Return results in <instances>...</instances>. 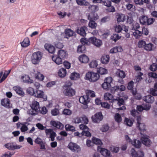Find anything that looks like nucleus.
Returning a JSON list of instances; mask_svg holds the SVG:
<instances>
[{
	"label": "nucleus",
	"instance_id": "32",
	"mask_svg": "<svg viewBox=\"0 0 157 157\" xmlns=\"http://www.w3.org/2000/svg\"><path fill=\"white\" fill-rule=\"evenodd\" d=\"M148 17L147 16L142 15L140 17V23L142 25H146Z\"/></svg>",
	"mask_w": 157,
	"mask_h": 157
},
{
	"label": "nucleus",
	"instance_id": "57",
	"mask_svg": "<svg viewBox=\"0 0 157 157\" xmlns=\"http://www.w3.org/2000/svg\"><path fill=\"white\" fill-rule=\"evenodd\" d=\"M121 38V36H119L118 34L115 33L113 35L111 36V39L114 41L115 42H116L117 40L120 39Z\"/></svg>",
	"mask_w": 157,
	"mask_h": 157
},
{
	"label": "nucleus",
	"instance_id": "52",
	"mask_svg": "<svg viewBox=\"0 0 157 157\" xmlns=\"http://www.w3.org/2000/svg\"><path fill=\"white\" fill-rule=\"evenodd\" d=\"M140 33L141 34L140 35H138V39L139 38L140 36H141L143 34H144L145 35H147L148 34L149 31L147 28L144 27L143 28L142 31H140Z\"/></svg>",
	"mask_w": 157,
	"mask_h": 157
},
{
	"label": "nucleus",
	"instance_id": "11",
	"mask_svg": "<svg viewBox=\"0 0 157 157\" xmlns=\"http://www.w3.org/2000/svg\"><path fill=\"white\" fill-rule=\"evenodd\" d=\"M98 150L100 151L102 155L105 157H111L110 151L105 148L100 147L98 146Z\"/></svg>",
	"mask_w": 157,
	"mask_h": 157
},
{
	"label": "nucleus",
	"instance_id": "8",
	"mask_svg": "<svg viewBox=\"0 0 157 157\" xmlns=\"http://www.w3.org/2000/svg\"><path fill=\"white\" fill-rule=\"evenodd\" d=\"M140 140L144 144L147 146H149L151 143L149 136L145 135H142L140 138Z\"/></svg>",
	"mask_w": 157,
	"mask_h": 157
},
{
	"label": "nucleus",
	"instance_id": "54",
	"mask_svg": "<svg viewBox=\"0 0 157 157\" xmlns=\"http://www.w3.org/2000/svg\"><path fill=\"white\" fill-rule=\"evenodd\" d=\"M114 119L115 121L118 123L121 122L122 120L121 115L118 113L115 114L114 116Z\"/></svg>",
	"mask_w": 157,
	"mask_h": 157
},
{
	"label": "nucleus",
	"instance_id": "63",
	"mask_svg": "<svg viewBox=\"0 0 157 157\" xmlns=\"http://www.w3.org/2000/svg\"><path fill=\"white\" fill-rule=\"evenodd\" d=\"M109 128V127L108 125L106 124L102 125L100 130L103 132H105L107 131Z\"/></svg>",
	"mask_w": 157,
	"mask_h": 157
},
{
	"label": "nucleus",
	"instance_id": "9",
	"mask_svg": "<svg viewBox=\"0 0 157 157\" xmlns=\"http://www.w3.org/2000/svg\"><path fill=\"white\" fill-rule=\"evenodd\" d=\"M68 147L71 151L74 152H78L81 150L79 146L76 144L72 142H70L69 143Z\"/></svg>",
	"mask_w": 157,
	"mask_h": 157
},
{
	"label": "nucleus",
	"instance_id": "20",
	"mask_svg": "<svg viewBox=\"0 0 157 157\" xmlns=\"http://www.w3.org/2000/svg\"><path fill=\"white\" fill-rule=\"evenodd\" d=\"M13 90L16 93L21 96L23 97L24 95V93L21 88L18 86H14L13 87Z\"/></svg>",
	"mask_w": 157,
	"mask_h": 157
},
{
	"label": "nucleus",
	"instance_id": "16",
	"mask_svg": "<svg viewBox=\"0 0 157 157\" xmlns=\"http://www.w3.org/2000/svg\"><path fill=\"white\" fill-rule=\"evenodd\" d=\"M65 37L67 38H69L70 37L74 36L75 35V33L73 31L70 29H67L65 31Z\"/></svg>",
	"mask_w": 157,
	"mask_h": 157
},
{
	"label": "nucleus",
	"instance_id": "5",
	"mask_svg": "<svg viewBox=\"0 0 157 157\" xmlns=\"http://www.w3.org/2000/svg\"><path fill=\"white\" fill-rule=\"evenodd\" d=\"M136 117V126L138 128L141 132H144L146 131V126L144 123H140L141 120V117L140 114L137 116Z\"/></svg>",
	"mask_w": 157,
	"mask_h": 157
},
{
	"label": "nucleus",
	"instance_id": "14",
	"mask_svg": "<svg viewBox=\"0 0 157 157\" xmlns=\"http://www.w3.org/2000/svg\"><path fill=\"white\" fill-rule=\"evenodd\" d=\"M50 124L53 127L60 129H62L64 127L63 125L59 121H51Z\"/></svg>",
	"mask_w": 157,
	"mask_h": 157
},
{
	"label": "nucleus",
	"instance_id": "39",
	"mask_svg": "<svg viewBox=\"0 0 157 157\" xmlns=\"http://www.w3.org/2000/svg\"><path fill=\"white\" fill-rule=\"evenodd\" d=\"M113 97L111 94L109 93H106L104 95V98L105 100H110L111 103H112V100H114L113 99Z\"/></svg>",
	"mask_w": 157,
	"mask_h": 157
},
{
	"label": "nucleus",
	"instance_id": "42",
	"mask_svg": "<svg viewBox=\"0 0 157 157\" xmlns=\"http://www.w3.org/2000/svg\"><path fill=\"white\" fill-rule=\"evenodd\" d=\"M85 27H81L79 29H78L77 30V33L82 36H86V34L85 30Z\"/></svg>",
	"mask_w": 157,
	"mask_h": 157
},
{
	"label": "nucleus",
	"instance_id": "17",
	"mask_svg": "<svg viewBox=\"0 0 157 157\" xmlns=\"http://www.w3.org/2000/svg\"><path fill=\"white\" fill-rule=\"evenodd\" d=\"M1 104L2 106L7 108H11L12 105L10 103V101L8 98L2 99L1 101Z\"/></svg>",
	"mask_w": 157,
	"mask_h": 157
},
{
	"label": "nucleus",
	"instance_id": "44",
	"mask_svg": "<svg viewBox=\"0 0 157 157\" xmlns=\"http://www.w3.org/2000/svg\"><path fill=\"white\" fill-rule=\"evenodd\" d=\"M154 45L151 43L146 44L144 48L147 51H150L152 50Z\"/></svg>",
	"mask_w": 157,
	"mask_h": 157
},
{
	"label": "nucleus",
	"instance_id": "58",
	"mask_svg": "<svg viewBox=\"0 0 157 157\" xmlns=\"http://www.w3.org/2000/svg\"><path fill=\"white\" fill-rule=\"evenodd\" d=\"M98 64L96 60H93L89 64V66L91 68H94L97 67Z\"/></svg>",
	"mask_w": 157,
	"mask_h": 157
},
{
	"label": "nucleus",
	"instance_id": "55",
	"mask_svg": "<svg viewBox=\"0 0 157 157\" xmlns=\"http://www.w3.org/2000/svg\"><path fill=\"white\" fill-rule=\"evenodd\" d=\"M65 129L68 131L74 132L75 131V128L70 124H67L65 125Z\"/></svg>",
	"mask_w": 157,
	"mask_h": 157
},
{
	"label": "nucleus",
	"instance_id": "21",
	"mask_svg": "<svg viewBox=\"0 0 157 157\" xmlns=\"http://www.w3.org/2000/svg\"><path fill=\"white\" fill-rule=\"evenodd\" d=\"M144 101L148 103H152L154 101V97L151 95H148L143 97Z\"/></svg>",
	"mask_w": 157,
	"mask_h": 157
},
{
	"label": "nucleus",
	"instance_id": "49",
	"mask_svg": "<svg viewBox=\"0 0 157 157\" xmlns=\"http://www.w3.org/2000/svg\"><path fill=\"white\" fill-rule=\"evenodd\" d=\"M124 123L127 126L130 127L133 124V121L125 117L124 120Z\"/></svg>",
	"mask_w": 157,
	"mask_h": 157
},
{
	"label": "nucleus",
	"instance_id": "50",
	"mask_svg": "<svg viewBox=\"0 0 157 157\" xmlns=\"http://www.w3.org/2000/svg\"><path fill=\"white\" fill-rule=\"evenodd\" d=\"M86 96H87L88 97H94L95 96V93L93 91L87 90L86 91Z\"/></svg>",
	"mask_w": 157,
	"mask_h": 157
},
{
	"label": "nucleus",
	"instance_id": "33",
	"mask_svg": "<svg viewBox=\"0 0 157 157\" xmlns=\"http://www.w3.org/2000/svg\"><path fill=\"white\" fill-rule=\"evenodd\" d=\"M77 4L79 6H88L89 3L85 0H75Z\"/></svg>",
	"mask_w": 157,
	"mask_h": 157
},
{
	"label": "nucleus",
	"instance_id": "59",
	"mask_svg": "<svg viewBox=\"0 0 157 157\" xmlns=\"http://www.w3.org/2000/svg\"><path fill=\"white\" fill-rule=\"evenodd\" d=\"M27 93L31 95H34L35 92L34 89L31 87H29L26 90Z\"/></svg>",
	"mask_w": 157,
	"mask_h": 157
},
{
	"label": "nucleus",
	"instance_id": "64",
	"mask_svg": "<svg viewBox=\"0 0 157 157\" xmlns=\"http://www.w3.org/2000/svg\"><path fill=\"white\" fill-rule=\"evenodd\" d=\"M102 3L104 5L108 7L110 6L112 4L111 1L108 0L102 1Z\"/></svg>",
	"mask_w": 157,
	"mask_h": 157
},
{
	"label": "nucleus",
	"instance_id": "15",
	"mask_svg": "<svg viewBox=\"0 0 157 157\" xmlns=\"http://www.w3.org/2000/svg\"><path fill=\"white\" fill-rule=\"evenodd\" d=\"M90 101V98L87 96L84 95L79 98V102L84 105L87 104Z\"/></svg>",
	"mask_w": 157,
	"mask_h": 157
},
{
	"label": "nucleus",
	"instance_id": "37",
	"mask_svg": "<svg viewBox=\"0 0 157 157\" xmlns=\"http://www.w3.org/2000/svg\"><path fill=\"white\" fill-rule=\"evenodd\" d=\"M88 9L91 13L95 12L98 10L99 8L98 6L93 5H90L89 6Z\"/></svg>",
	"mask_w": 157,
	"mask_h": 157
},
{
	"label": "nucleus",
	"instance_id": "51",
	"mask_svg": "<svg viewBox=\"0 0 157 157\" xmlns=\"http://www.w3.org/2000/svg\"><path fill=\"white\" fill-rule=\"evenodd\" d=\"M39 107V103L36 101H34L32 104L31 108L32 109L37 110Z\"/></svg>",
	"mask_w": 157,
	"mask_h": 157
},
{
	"label": "nucleus",
	"instance_id": "46",
	"mask_svg": "<svg viewBox=\"0 0 157 157\" xmlns=\"http://www.w3.org/2000/svg\"><path fill=\"white\" fill-rule=\"evenodd\" d=\"M86 51V47L84 45H79L78 48L77 52L78 53H84Z\"/></svg>",
	"mask_w": 157,
	"mask_h": 157
},
{
	"label": "nucleus",
	"instance_id": "60",
	"mask_svg": "<svg viewBox=\"0 0 157 157\" xmlns=\"http://www.w3.org/2000/svg\"><path fill=\"white\" fill-rule=\"evenodd\" d=\"M130 114L132 116L134 117H136L140 114L135 109H133L131 110L130 111Z\"/></svg>",
	"mask_w": 157,
	"mask_h": 157
},
{
	"label": "nucleus",
	"instance_id": "29",
	"mask_svg": "<svg viewBox=\"0 0 157 157\" xmlns=\"http://www.w3.org/2000/svg\"><path fill=\"white\" fill-rule=\"evenodd\" d=\"M22 78L24 82L26 83L31 84L33 83V80L31 79L28 75H25L24 76H23Z\"/></svg>",
	"mask_w": 157,
	"mask_h": 157
},
{
	"label": "nucleus",
	"instance_id": "26",
	"mask_svg": "<svg viewBox=\"0 0 157 157\" xmlns=\"http://www.w3.org/2000/svg\"><path fill=\"white\" fill-rule=\"evenodd\" d=\"M22 47L25 48L28 46L30 44V42L29 38L27 37L25 38L23 41L21 43Z\"/></svg>",
	"mask_w": 157,
	"mask_h": 157
},
{
	"label": "nucleus",
	"instance_id": "40",
	"mask_svg": "<svg viewBox=\"0 0 157 157\" xmlns=\"http://www.w3.org/2000/svg\"><path fill=\"white\" fill-rule=\"evenodd\" d=\"M132 144L136 148H139L141 147V143L139 140L135 139L133 142L132 141Z\"/></svg>",
	"mask_w": 157,
	"mask_h": 157
},
{
	"label": "nucleus",
	"instance_id": "10",
	"mask_svg": "<svg viewBox=\"0 0 157 157\" xmlns=\"http://www.w3.org/2000/svg\"><path fill=\"white\" fill-rule=\"evenodd\" d=\"M90 43L98 47H99L102 44V42L99 39H97L95 37H92L89 38Z\"/></svg>",
	"mask_w": 157,
	"mask_h": 157
},
{
	"label": "nucleus",
	"instance_id": "47",
	"mask_svg": "<svg viewBox=\"0 0 157 157\" xmlns=\"http://www.w3.org/2000/svg\"><path fill=\"white\" fill-rule=\"evenodd\" d=\"M35 76L36 79L41 81H43L44 78V75L39 72H37V73L35 74Z\"/></svg>",
	"mask_w": 157,
	"mask_h": 157
},
{
	"label": "nucleus",
	"instance_id": "1",
	"mask_svg": "<svg viewBox=\"0 0 157 157\" xmlns=\"http://www.w3.org/2000/svg\"><path fill=\"white\" fill-rule=\"evenodd\" d=\"M71 84L69 83L68 84L66 83L63 86L64 89L63 93L66 96L70 97H71L75 94V90L70 87Z\"/></svg>",
	"mask_w": 157,
	"mask_h": 157
},
{
	"label": "nucleus",
	"instance_id": "62",
	"mask_svg": "<svg viewBox=\"0 0 157 157\" xmlns=\"http://www.w3.org/2000/svg\"><path fill=\"white\" fill-rule=\"evenodd\" d=\"M101 86L103 89L106 90H108L111 87V85H109L106 82H104Z\"/></svg>",
	"mask_w": 157,
	"mask_h": 157
},
{
	"label": "nucleus",
	"instance_id": "28",
	"mask_svg": "<svg viewBox=\"0 0 157 157\" xmlns=\"http://www.w3.org/2000/svg\"><path fill=\"white\" fill-rule=\"evenodd\" d=\"M150 106H146L145 107H143L142 105H138L136 107V110L137 111L140 112H142L143 110H148L150 109Z\"/></svg>",
	"mask_w": 157,
	"mask_h": 157
},
{
	"label": "nucleus",
	"instance_id": "31",
	"mask_svg": "<svg viewBox=\"0 0 157 157\" xmlns=\"http://www.w3.org/2000/svg\"><path fill=\"white\" fill-rule=\"evenodd\" d=\"M116 75L121 78H124L126 76L125 72L123 71L118 70L116 72Z\"/></svg>",
	"mask_w": 157,
	"mask_h": 157
},
{
	"label": "nucleus",
	"instance_id": "4",
	"mask_svg": "<svg viewBox=\"0 0 157 157\" xmlns=\"http://www.w3.org/2000/svg\"><path fill=\"white\" fill-rule=\"evenodd\" d=\"M131 28L132 30L135 31L133 33V36L136 39H138V35L141 34L140 31L138 30L140 28V24L137 22H134L131 25Z\"/></svg>",
	"mask_w": 157,
	"mask_h": 157
},
{
	"label": "nucleus",
	"instance_id": "24",
	"mask_svg": "<svg viewBox=\"0 0 157 157\" xmlns=\"http://www.w3.org/2000/svg\"><path fill=\"white\" fill-rule=\"evenodd\" d=\"M52 59L53 61L58 65L62 63V59L56 55L52 56Z\"/></svg>",
	"mask_w": 157,
	"mask_h": 157
},
{
	"label": "nucleus",
	"instance_id": "38",
	"mask_svg": "<svg viewBox=\"0 0 157 157\" xmlns=\"http://www.w3.org/2000/svg\"><path fill=\"white\" fill-rule=\"evenodd\" d=\"M79 74L74 72L71 74L70 77L71 80H76L79 78Z\"/></svg>",
	"mask_w": 157,
	"mask_h": 157
},
{
	"label": "nucleus",
	"instance_id": "13",
	"mask_svg": "<svg viewBox=\"0 0 157 157\" xmlns=\"http://www.w3.org/2000/svg\"><path fill=\"white\" fill-rule=\"evenodd\" d=\"M116 18L118 23L121 22H124L126 19L125 15L121 13H117L116 15Z\"/></svg>",
	"mask_w": 157,
	"mask_h": 157
},
{
	"label": "nucleus",
	"instance_id": "3",
	"mask_svg": "<svg viewBox=\"0 0 157 157\" xmlns=\"http://www.w3.org/2000/svg\"><path fill=\"white\" fill-rule=\"evenodd\" d=\"M42 56V53L40 51H38L33 53L31 58L33 63L34 64H38L41 59Z\"/></svg>",
	"mask_w": 157,
	"mask_h": 157
},
{
	"label": "nucleus",
	"instance_id": "30",
	"mask_svg": "<svg viewBox=\"0 0 157 157\" xmlns=\"http://www.w3.org/2000/svg\"><path fill=\"white\" fill-rule=\"evenodd\" d=\"M79 59L81 62L84 63H87L89 60L88 57L85 55L80 56Z\"/></svg>",
	"mask_w": 157,
	"mask_h": 157
},
{
	"label": "nucleus",
	"instance_id": "22",
	"mask_svg": "<svg viewBox=\"0 0 157 157\" xmlns=\"http://www.w3.org/2000/svg\"><path fill=\"white\" fill-rule=\"evenodd\" d=\"M87 17L89 20L95 21L98 19L99 16L95 12H92L88 15Z\"/></svg>",
	"mask_w": 157,
	"mask_h": 157
},
{
	"label": "nucleus",
	"instance_id": "48",
	"mask_svg": "<svg viewBox=\"0 0 157 157\" xmlns=\"http://www.w3.org/2000/svg\"><path fill=\"white\" fill-rule=\"evenodd\" d=\"M97 72L98 74L103 75L106 74L107 72V71L106 69L101 67L98 69Z\"/></svg>",
	"mask_w": 157,
	"mask_h": 157
},
{
	"label": "nucleus",
	"instance_id": "36",
	"mask_svg": "<svg viewBox=\"0 0 157 157\" xmlns=\"http://www.w3.org/2000/svg\"><path fill=\"white\" fill-rule=\"evenodd\" d=\"M44 93L43 91L37 90L35 92L34 96L38 98H43Z\"/></svg>",
	"mask_w": 157,
	"mask_h": 157
},
{
	"label": "nucleus",
	"instance_id": "6",
	"mask_svg": "<svg viewBox=\"0 0 157 157\" xmlns=\"http://www.w3.org/2000/svg\"><path fill=\"white\" fill-rule=\"evenodd\" d=\"M79 128L80 129L83 130L82 132V135H84L88 137L91 136V134L89 132V129L86 125L81 124L79 125Z\"/></svg>",
	"mask_w": 157,
	"mask_h": 157
},
{
	"label": "nucleus",
	"instance_id": "43",
	"mask_svg": "<svg viewBox=\"0 0 157 157\" xmlns=\"http://www.w3.org/2000/svg\"><path fill=\"white\" fill-rule=\"evenodd\" d=\"M89 26L92 29H96L97 26V24L95 22L94 20H89Z\"/></svg>",
	"mask_w": 157,
	"mask_h": 157
},
{
	"label": "nucleus",
	"instance_id": "41",
	"mask_svg": "<svg viewBox=\"0 0 157 157\" xmlns=\"http://www.w3.org/2000/svg\"><path fill=\"white\" fill-rule=\"evenodd\" d=\"M111 92L114 95H118L120 93L118 89V86H115L112 88L111 89Z\"/></svg>",
	"mask_w": 157,
	"mask_h": 157
},
{
	"label": "nucleus",
	"instance_id": "12",
	"mask_svg": "<svg viewBox=\"0 0 157 157\" xmlns=\"http://www.w3.org/2000/svg\"><path fill=\"white\" fill-rule=\"evenodd\" d=\"M132 156V157H144V154L142 151H136L134 148H132L131 150Z\"/></svg>",
	"mask_w": 157,
	"mask_h": 157
},
{
	"label": "nucleus",
	"instance_id": "27",
	"mask_svg": "<svg viewBox=\"0 0 157 157\" xmlns=\"http://www.w3.org/2000/svg\"><path fill=\"white\" fill-rule=\"evenodd\" d=\"M122 48L121 46H116L111 49L110 50L109 52L111 53H115L117 52H121L122 51Z\"/></svg>",
	"mask_w": 157,
	"mask_h": 157
},
{
	"label": "nucleus",
	"instance_id": "19",
	"mask_svg": "<svg viewBox=\"0 0 157 157\" xmlns=\"http://www.w3.org/2000/svg\"><path fill=\"white\" fill-rule=\"evenodd\" d=\"M44 48L50 53L52 54L55 52V47L50 44H46L44 45Z\"/></svg>",
	"mask_w": 157,
	"mask_h": 157
},
{
	"label": "nucleus",
	"instance_id": "53",
	"mask_svg": "<svg viewBox=\"0 0 157 157\" xmlns=\"http://www.w3.org/2000/svg\"><path fill=\"white\" fill-rule=\"evenodd\" d=\"M80 41L81 43L82 44V45H85L86 44L89 45L90 44L91 42L89 41V38L87 40L86 38H82L80 40Z\"/></svg>",
	"mask_w": 157,
	"mask_h": 157
},
{
	"label": "nucleus",
	"instance_id": "2",
	"mask_svg": "<svg viewBox=\"0 0 157 157\" xmlns=\"http://www.w3.org/2000/svg\"><path fill=\"white\" fill-rule=\"evenodd\" d=\"M100 75L98 73L92 71H89L86 75V79L90 82H95L100 78Z\"/></svg>",
	"mask_w": 157,
	"mask_h": 157
},
{
	"label": "nucleus",
	"instance_id": "45",
	"mask_svg": "<svg viewBox=\"0 0 157 157\" xmlns=\"http://www.w3.org/2000/svg\"><path fill=\"white\" fill-rule=\"evenodd\" d=\"M137 75L136 76V82H140L143 78L142 76L143 75V73L141 72L137 73Z\"/></svg>",
	"mask_w": 157,
	"mask_h": 157
},
{
	"label": "nucleus",
	"instance_id": "61",
	"mask_svg": "<svg viewBox=\"0 0 157 157\" xmlns=\"http://www.w3.org/2000/svg\"><path fill=\"white\" fill-rule=\"evenodd\" d=\"M149 69L152 71H155L157 70V64L153 63L149 67Z\"/></svg>",
	"mask_w": 157,
	"mask_h": 157
},
{
	"label": "nucleus",
	"instance_id": "23",
	"mask_svg": "<svg viewBox=\"0 0 157 157\" xmlns=\"http://www.w3.org/2000/svg\"><path fill=\"white\" fill-rule=\"evenodd\" d=\"M5 147L9 150H13L15 149H18L20 148L19 146L14 145L11 143H7L5 145Z\"/></svg>",
	"mask_w": 157,
	"mask_h": 157
},
{
	"label": "nucleus",
	"instance_id": "25",
	"mask_svg": "<svg viewBox=\"0 0 157 157\" xmlns=\"http://www.w3.org/2000/svg\"><path fill=\"white\" fill-rule=\"evenodd\" d=\"M110 57L109 55H103L101 58V61L102 63L107 64L109 61Z\"/></svg>",
	"mask_w": 157,
	"mask_h": 157
},
{
	"label": "nucleus",
	"instance_id": "34",
	"mask_svg": "<svg viewBox=\"0 0 157 157\" xmlns=\"http://www.w3.org/2000/svg\"><path fill=\"white\" fill-rule=\"evenodd\" d=\"M66 69L63 68H62L59 69L58 71L59 76L61 78L64 77L66 75Z\"/></svg>",
	"mask_w": 157,
	"mask_h": 157
},
{
	"label": "nucleus",
	"instance_id": "35",
	"mask_svg": "<svg viewBox=\"0 0 157 157\" xmlns=\"http://www.w3.org/2000/svg\"><path fill=\"white\" fill-rule=\"evenodd\" d=\"M58 56L62 59H63L67 56L66 52L62 49H61L58 51Z\"/></svg>",
	"mask_w": 157,
	"mask_h": 157
},
{
	"label": "nucleus",
	"instance_id": "18",
	"mask_svg": "<svg viewBox=\"0 0 157 157\" xmlns=\"http://www.w3.org/2000/svg\"><path fill=\"white\" fill-rule=\"evenodd\" d=\"M112 105L117 104L119 106H120L124 104V101L122 98H118L112 100Z\"/></svg>",
	"mask_w": 157,
	"mask_h": 157
},
{
	"label": "nucleus",
	"instance_id": "7",
	"mask_svg": "<svg viewBox=\"0 0 157 157\" xmlns=\"http://www.w3.org/2000/svg\"><path fill=\"white\" fill-rule=\"evenodd\" d=\"M92 121L95 123H98L101 121L103 118V116L101 112H99L95 113L92 117Z\"/></svg>",
	"mask_w": 157,
	"mask_h": 157
},
{
	"label": "nucleus",
	"instance_id": "56",
	"mask_svg": "<svg viewBox=\"0 0 157 157\" xmlns=\"http://www.w3.org/2000/svg\"><path fill=\"white\" fill-rule=\"evenodd\" d=\"M93 142L95 144L101 145L102 143L101 140L99 139L94 137L92 139Z\"/></svg>",
	"mask_w": 157,
	"mask_h": 157
}]
</instances>
